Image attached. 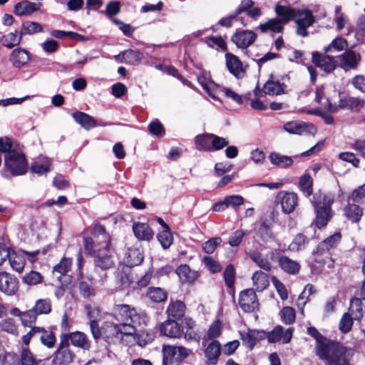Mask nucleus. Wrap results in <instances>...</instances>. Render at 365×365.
<instances>
[{
  "label": "nucleus",
  "mask_w": 365,
  "mask_h": 365,
  "mask_svg": "<svg viewBox=\"0 0 365 365\" xmlns=\"http://www.w3.org/2000/svg\"><path fill=\"white\" fill-rule=\"evenodd\" d=\"M221 354V345L217 340L210 343L205 350V356L208 365H215Z\"/></svg>",
  "instance_id": "nucleus-25"
},
{
  "label": "nucleus",
  "mask_w": 365,
  "mask_h": 365,
  "mask_svg": "<svg viewBox=\"0 0 365 365\" xmlns=\"http://www.w3.org/2000/svg\"><path fill=\"white\" fill-rule=\"evenodd\" d=\"M361 55L351 49H346L337 56V63L344 71L355 70L361 61Z\"/></svg>",
  "instance_id": "nucleus-11"
},
{
  "label": "nucleus",
  "mask_w": 365,
  "mask_h": 365,
  "mask_svg": "<svg viewBox=\"0 0 365 365\" xmlns=\"http://www.w3.org/2000/svg\"><path fill=\"white\" fill-rule=\"evenodd\" d=\"M282 321L286 324H290L295 321L294 309L291 307H285L280 312Z\"/></svg>",
  "instance_id": "nucleus-63"
},
{
  "label": "nucleus",
  "mask_w": 365,
  "mask_h": 365,
  "mask_svg": "<svg viewBox=\"0 0 365 365\" xmlns=\"http://www.w3.org/2000/svg\"><path fill=\"white\" fill-rule=\"evenodd\" d=\"M313 180L308 174H304L299 178V187L300 190L307 196H310L313 192Z\"/></svg>",
  "instance_id": "nucleus-49"
},
{
  "label": "nucleus",
  "mask_w": 365,
  "mask_h": 365,
  "mask_svg": "<svg viewBox=\"0 0 365 365\" xmlns=\"http://www.w3.org/2000/svg\"><path fill=\"white\" fill-rule=\"evenodd\" d=\"M308 242L309 240L305 235L298 234L289 245V249L292 251H299L304 249Z\"/></svg>",
  "instance_id": "nucleus-55"
},
{
  "label": "nucleus",
  "mask_w": 365,
  "mask_h": 365,
  "mask_svg": "<svg viewBox=\"0 0 365 365\" xmlns=\"http://www.w3.org/2000/svg\"><path fill=\"white\" fill-rule=\"evenodd\" d=\"M33 308L24 312L21 316V322L23 326L33 327L32 324H34L37 319V314L34 312Z\"/></svg>",
  "instance_id": "nucleus-61"
},
{
  "label": "nucleus",
  "mask_w": 365,
  "mask_h": 365,
  "mask_svg": "<svg viewBox=\"0 0 365 365\" xmlns=\"http://www.w3.org/2000/svg\"><path fill=\"white\" fill-rule=\"evenodd\" d=\"M93 237H86L84 239V246L86 252L96 251V246L110 243V238L106 232L104 226L96 225L92 230Z\"/></svg>",
  "instance_id": "nucleus-6"
},
{
  "label": "nucleus",
  "mask_w": 365,
  "mask_h": 365,
  "mask_svg": "<svg viewBox=\"0 0 365 365\" xmlns=\"http://www.w3.org/2000/svg\"><path fill=\"white\" fill-rule=\"evenodd\" d=\"M143 260V255L139 249L129 248L125 255L124 262L128 267L139 265Z\"/></svg>",
  "instance_id": "nucleus-31"
},
{
  "label": "nucleus",
  "mask_w": 365,
  "mask_h": 365,
  "mask_svg": "<svg viewBox=\"0 0 365 365\" xmlns=\"http://www.w3.org/2000/svg\"><path fill=\"white\" fill-rule=\"evenodd\" d=\"M226 66L229 71L237 78H242L245 75V70L240 60L232 53L225 55Z\"/></svg>",
  "instance_id": "nucleus-21"
},
{
  "label": "nucleus",
  "mask_w": 365,
  "mask_h": 365,
  "mask_svg": "<svg viewBox=\"0 0 365 365\" xmlns=\"http://www.w3.org/2000/svg\"><path fill=\"white\" fill-rule=\"evenodd\" d=\"M365 104V101L362 99L355 97H346L344 98H341L339 101L338 106H333L329 101L327 100V103L326 105V108L328 111L335 113L337 111L338 108L341 109H347V110H359L363 108Z\"/></svg>",
  "instance_id": "nucleus-13"
},
{
  "label": "nucleus",
  "mask_w": 365,
  "mask_h": 365,
  "mask_svg": "<svg viewBox=\"0 0 365 365\" xmlns=\"http://www.w3.org/2000/svg\"><path fill=\"white\" fill-rule=\"evenodd\" d=\"M41 359H37L28 348H24L21 352V365H38Z\"/></svg>",
  "instance_id": "nucleus-52"
},
{
  "label": "nucleus",
  "mask_w": 365,
  "mask_h": 365,
  "mask_svg": "<svg viewBox=\"0 0 365 365\" xmlns=\"http://www.w3.org/2000/svg\"><path fill=\"white\" fill-rule=\"evenodd\" d=\"M1 329L4 331H6L9 334L16 336L18 334V329L17 326L15 324V322L11 318H8L3 320L0 323Z\"/></svg>",
  "instance_id": "nucleus-64"
},
{
  "label": "nucleus",
  "mask_w": 365,
  "mask_h": 365,
  "mask_svg": "<svg viewBox=\"0 0 365 365\" xmlns=\"http://www.w3.org/2000/svg\"><path fill=\"white\" fill-rule=\"evenodd\" d=\"M133 230L135 237L139 240L149 241L154 235L153 231L146 223L135 222L133 225Z\"/></svg>",
  "instance_id": "nucleus-27"
},
{
  "label": "nucleus",
  "mask_w": 365,
  "mask_h": 365,
  "mask_svg": "<svg viewBox=\"0 0 365 365\" xmlns=\"http://www.w3.org/2000/svg\"><path fill=\"white\" fill-rule=\"evenodd\" d=\"M133 330L132 327L130 326H122L120 323L106 322L103 327V336L108 342H110L114 338H118L120 334L130 335Z\"/></svg>",
  "instance_id": "nucleus-12"
},
{
  "label": "nucleus",
  "mask_w": 365,
  "mask_h": 365,
  "mask_svg": "<svg viewBox=\"0 0 365 365\" xmlns=\"http://www.w3.org/2000/svg\"><path fill=\"white\" fill-rule=\"evenodd\" d=\"M186 307L180 300H171L167 307L166 313L168 317L173 319H180L185 314Z\"/></svg>",
  "instance_id": "nucleus-26"
},
{
  "label": "nucleus",
  "mask_w": 365,
  "mask_h": 365,
  "mask_svg": "<svg viewBox=\"0 0 365 365\" xmlns=\"http://www.w3.org/2000/svg\"><path fill=\"white\" fill-rule=\"evenodd\" d=\"M157 238L164 249H168L173 243V237L170 229L163 230L158 234Z\"/></svg>",
  "instance_id": "nucleus-57"
},
{
  "label": "nucleus",
  "mask_w": 365,
  "mask_h": 365,
  "mask_svg": "<svg viewBox=\"0 0 365 365\" xmlns=\"http://www.w3.org/2000/svg\"><path fill=\"white\" fill-rule=\"evenodd\" d=\"M43 281V275L36 271H30L22 277V282L29 286L37 285Z\"/></svg>",
  "instance_id": "nucleus-50"
},
{
  "label": "nucleus",
  "mask_w": 365,
  "mask_h": 365,
  "mask_svg": "<svg viewBox=\"0 0 365 365\" xmlns=\"http://www.w3.org/2000/svg\"><path fill=\"white\" fill-rule=\"evenodd\" d=\"M354 350L330 341L317 348V355L325 360L328 365H349Z\"/></svg>",
  "instance_id": "nucleus-2"
},
{
  "label": "nucleus",
  "mask_w": 365,
  "mask_h": 365,
  "mask_svg": "<svg viewBox=\"0 0 365 365\" xmlns=\"http://www.w3.org/2000/svg\"><path fill=\"white\" fill-rule=\"evenodd\" d=\"M160 333L170 338H179L182 334L181 326L175 319H168L160 326Z\"/></svg>",
  "instance_id": "nucleus-22"
},
{
  "label": "nucleus",
  "mask_w": 365,
  "mask_h": 365,
  "mask_svg": "<svg viewBox=\"0 0 365 365\" xmlns=\"http://www.w3.org/2000/svg\"><path fill=\"white\" fill-rule=\"evenodd\" d=\"M222 323L220 320H215L210 326L207 335L210 339H214L219 337L222 332Z\"/></svg>",
  "instance_id": "nucleus-59"
},
{
  "label": "nucleus",
  "mask_w": 365,
  "mask_h": 365,
  "mask_svg": "<svg viewBox=\"0 0 365 365\" xmlns=\"http://www.w3.org/2000/svg\"><path fill=\"white\" fill-rule=\"evenodd\" d=\"M43 28L41 25L37 22L25 21L22 24L21 33L22 36L24 35H32L34 34L41 32Z\"/></svg>",
  "instance_id": "nucleus-53"
},
{
  "label": "nucleus",
  "mask_w": 365,
  "mask_h": 365,
  "mask_svg": "<svg viewBox=\"0 0 365 365\" xmlns=\"http://www.w3.org/2000/svg\"><path fill=\"white\" fill-rule=\"evenodd\" d=\"M72 264V259L63 257L61 260L53 268V272L59 274V277L66 275L70 270Z\"/></svg>",
  "instance_id": "nucleus-54"
},
{
  "label": "nucleus",
  "mask_w": 365,
  "mask_h": 365,
  "mask_svg": "<svg viewBox=\"0 0 365 365\" xmlns=\"http://www.w3.org/2000/svg\"><path fill=\"white\" fill-rule=\"evenodd\" d=\"M88 282L83 279L81 280L78 285L79 292L84 298H88L95 294L93 278L88 277Z\"/></svg>",
  "instance_id": "nucleus-47"
},
{
  "label": "nucleus",
  "mask_w": 365,
  "mask_h": 365,
  "mask_svg": "<svg viewBox=\"0 0 365 365\" xmlns=\"http://www.w3.org/2000/svg\"><path fill=\"white\" fill-rule=\"evenodd\" d=\"M297 24L310 26L314 23V16L310 11L298 10L295 11L293 18Z\"/></svg>",
  "instance_id": "nucleus-40"
},
{
  "label": "nucleus",
  "mask_w": 365,
  "mask_h": 365,
  "mask_svg": "<svg viewBox=\"0 0 365 365\" xmlns=\"http://www.w3.org/2000/svg\"><path fill=\"white\" fill-rule=\"evenodd\" d=\"M341 236L339 232H335L320 242L312 252V255L315 257V262L324 264V260H321L319 257H328L329 251L336 247L341 240Z\"/></svg>",
  "instance_id": "nucleus-7"
},
{
  "label": "nucleus",
  "mask_w": 365,
  "mask_h": 365,
  "mask_svg": "<svg viewBox=\"0 0 365 365\" xmlns=\"http://www.w3.org/2000/svg\"><path fill=\"white\" fill-rule=\"evenodd\" d=\"M349 312L356 320H360L363 317L362 302L359 298H354L351 300Z\"/></svg>",
  "instance_id": "nucleus-51"
},
{
  "label": "nucleus",
  "mask_w": 365,
  "mask_h": 365,
  "mask_svg": "<svg viewBox=\"0 0 365 365\" xmlns=\"http://www.w3.org/2000/svg\"><path fill=\"white\" fill-rule=\"evenodd\" d=\"M347 46L348 43L346 39L342 37H336L324 48V52L328 53L331 48L335 49L336 51H341L347 48Z\"/></svg>",
  "instance_id": "nucleus-60"
},
{
  "label": "nucleus",
  "mask_w": 365,
  "mask_h": 365,
  "mask_svg": "<svg viewBox=\"0 0 365 365\" xmlns=\"http://www.w3.org/2000/svg\"><path fill=\"white\" fill-rule=\"evenodd\" d=\"M37 315L48 314L51 312V302L49 299H39L32 307Z\"/></svg>",
  "instance_id": "nucleus-45"
},
{
  "label": "nucleus",
  "mask_w": 365,
  "mask_h": 365,
  "mask_svg": "<svg viewBox=\"0 0 365 365\" xmlns=\"http://www.w3.org/2000/svg\"><path fill=\"white\" fill-rule=\"evenodd\" d=\"M213 134L203 133L195 138L196 148L200 151L212 152Z\"/></svg>",
  "instance_id": "nucleus-30"
},
{
  "label": "nucleus",
  "mask_w": 365,
  "mask_h": 365,
  "mask_svg": "<svg viewBox=\"0 0 365 365\" xmlns=\"http://www.w3.org/2000/svg\"><path fill=\"white\" fill-rule=\"evenodd\" d=\"M344 212L345 217L352 222H358L362 215V209L357 205L348 203V205L344 208Z\"/></svg>",
  "instance_id": "nucleus-37"
},
{
  "label": "nucleus",
  "mask_w": 365,
  "mask_h": 365,
  "mask_svg": "<svg viewBox=\"0 0 365 365\" xmlns=\"http://www.w3.org/2000/svg\"><path fill=\"white\" fill-rule=\"evenodd\" d=\"M73 119L86 130H90L96 127V120L91 115L77 111L72 115Z\"/></svg>",
  "instance_id": "nucleus-34"
},
{
  "label": "nucleus",
  "mask_w": 365,
  "mask_h": 365,
  "mask_svg": "<svg viewBox=\"0 0 365 365\" xmlns=\"http://www.w3.org/2000/svg\"><path fill=\"white\" fill-rule=\"evenodd\" d=\"M239 305L245 312H254L259 309V302L253 289L242 291L239 296Z\"/></svg>",
  "instance_id": "nucleus-9"
},
{
  "label": "nucleus",
  "mask_w": 365,
  "mask_h": 365,
  "mask_svg": "<svg viewBox=\"0 0 365 365\" xmlns=\"http://www.w3.org/2000/svg\"><path fill=\"white\" fill-rule=\"evenodd\" d=\"M284 24V23L282 22V21H281L279 19L274 18L269 19L264 24H260L259 28L262 32L271 31L273 32L279 33L283 29Z\"/></svg>",
  "instance_id": "nucleus-44"
},
{
  "label": "nucleus",
  "mask_w": 365,
  "mask_h": 365,
  "mask_svg": "<svg viewBox=\"0 0 365 365\" xmlns=\"http://www.w3.org/2000/svg\"><path fill=\"white\" fill-rule=\"evenodd\" d=\"M115 58L120 63L133 65L143 58V54L138 50L128 49L115 56Z\"/></svg>",
  "instance_id": "nucleus-24"
},
{
  "label": "nucleus",
  "mask_w": 365,
  "mask_h": 365,
  "mask_svg": "<svg viewBox=\"0 0 365 365\" xmlns=\"http://www.w3.org/2000/svg\"><path fill=\"white\" fill-rule=\"evenodd\" d=\"M284 130L295 135H314L317 131L316 127L309 123L302 121H290L284 125Z\"/></svg>",
  "instance_id": "nucleus-14"
},
{
  "label": "nucleus",
  "mask_w": 365,
  "mask_h": 365,
  "mask_svg": "<svg viewBox=\"0 0 365 365\" xmlns=\"http://www.w3.org/2000/svg\"><path fill=\"white\" fill-rule=\"evenodd\" d=\"M9 61L14 68H21L30 63V54L26 49L18 47L11 51Z\"/></svg>",
  "instance_id": "nucleus-17"
},
{
  "label": "nucleus",
  "mask_w": 365,
  "mask_h": 365,
  "mask_svg": "<svg viewBox=\"0 0 365 365\" xmlns=\"http://www.w3.org/2000/svg\"><path fill=\"white\" fill-rule=\"evenodd\" d=\"M38 338H39L41 344L48 349L53 348L56 342L55 334L52 331L46 330L42 327H40Z\"/></svg>",
  "instance_id": "nucleus-42"
},
{
  "label": "nucleus",
  "mask_w": 365,
  "mask_h": 365,
  "mask_svg": "<svg viewBox=\"0 0 365 365\" xmlns=\"http://www.w3.org/2000/svg\"><path fill=\"white\" fill-rule=\"evenodd\" d=\"M50 167V160L48 158L40 156L32 163L31 170L38 175H44L49 172Z\"/></svg>",
  "instance_id": "nucleus-32"
},
{
  "label": "nucleus",
  "mask_w": 365,
  "mask_h": 365,
  "mask_svg": "<svg viewBox=\"0 0 365 365\" xmlns=\"http://www.w3.org/2000/svg\"><path fill=\"white\" fill-rule=\"evenodd\" d=\"M222 240L220 237H212L202 243V248L207 254H212L216 247L221 244Z\"/></svg>",
  "instance_id": "nucleus-62"
},
{
  "label": "nucleus",
  "mask_w": 365,
  "mask_h": 365,
  "mask_svg": "<svg viewBox=\"0 0 365 365\" xmlns=\"http://www.w3.org/2000/svg\"><path fill=\"white\" fill-rule=\"evenodd\" d=\"M175 272L182 283H192L198 277V273L192 270L187 264L179 266Z\"/></svg>",
  "instance_id": "nucleus-28"
},
{
  "label": "nucleus",
  "mask_w": 365,
  "mask_h": 365,
  "mask_svg": "<svg viewBox=\"0 0 365 365\" xmlns=\"http://www.w3.org/2000/svg\"><path fill=\"white\" fill-rule=\"evenodd\" d=\"M9 260L13 269L19 272H22L25 265V259L23 256L16 253H10Z\"/></svg>",
  "instance_id": "nucleus-56"
},
{
  "label": "nucleus",
  "mask_w": 365,
  "mask_h": 365,
  "mask_svg": "<svg viewBox=\"0 0 365 365\" xmlns=\"http://www.w3.org/2000/svg\"><path fill=\"white\" fill-rule=\"evenodd\" d=\"M249 256L251 258V259L261 269L267 272L271 270V263L267 258L264 257L259 252H257L256 251H250L249 252Z\"/></svg>",
  "instance_id": "nucleus-46"
},
{
  "label": "nucleus",
  "mask_w": 365,
  "mask_h": 365,
  "mask_svg": "<svg viewBox=\"0 0 365 365\" xmlns=\"http://www.w3.org/2000/svg\"><path fill=\"white\" fill-rule=\"evenodd\" d=\"M94 249L96 251L87 252L93 255L96 267L106 270L114 266V251L110 246V243L96 246Z\"/></svg>",
  "instance_id": "nucleus-5"
},
{
  "label": "nucleus",
  "mask_w": 365,
  "mask_h": 365,
  "mask_svg": "<svg viewBox=\"0 0 365 365\" xmlns=\"http://www.w3.org/2000/svg\"><path fill=\"white\" fill-rule=\"evenodd\" d=\"M113 315L122 326L132 327L133 330L130 335L135 334L141 327L146 326L149 321L145 312L138 310L128 304L115 305Z\"/></svg>",
  "instance_id": "nucleus-1"
},
{
  "label": "nucleus",
  "mask_w": 365,
  "mask_h": 365,
  "mask_svg": "<svg viewBox=\"0 0 365 365\" xmlns=\"http://www.w3.org/2000/svg\"><path fill=\"white\" fill-rule=\"evenodd\" d=\"M38 9L36 4L23 1L16 4L14 7V13L18 16H28Z\"/></svg>",
  "instance_id": "nucleus-36"
},
{
  "label": "nucleus",
  "mask_w": 365,
  "mask_h": 365,
  "mask_svg": "<svg viewBox=\"0 0 365 365\" xmlns=\"http://www.w3.org/2000/svg\"><path fill=\"white\" fill-rule=\"evenodd\" d=\"M269 158L273 165L282 168H289L293 164V160L291 157L275 152L271 153Z\"/></svg>",
  "instance_id": "nucleus-39"
},
{
  "label": "nucleus",
  "mask_w": 365,
  "mask_h": 365,
  "mask_svg": "<svg viewBox=\"0 0 365 365\" xmlns=\"http://www.w3.org/2000/svg\"><path fill=\"white\" fill-rule=\"evenodd\" d=\"M285 87L286 86L284 83L269 80L264 85L262 91L266 95L278 96L284 93Z\"/></svg>",
  "instance_id": "nucleus-38"
},
{
  "label": "nucleus",
  "mask_w": 365,
  "mask_h": 365,
  "mask_svg": "<svg viewBox=\"0 0 365 365\" xmlns=\"http://www.w3.org/2000/svg\"><path fill=\"white\" fill-rule=\"evenodd\" d=\"M60 336L66 337L68 346H70L71 342L73 346L83 349L90 348V341L83 332L76 331L69 334L62 333Z\"/></svg>",
  "instance_id": "nucleus-19"
},
{
  "label": "nucleus",
  "mask_w": 365,
  "mask_h": 365,
  "mask_svg": "<svg viewBox=\"0 0 365 365\" xmlns=\"http://www.w3.org/2000/svg\"><path fill=\"white\" fill-rule=\"evenodd\" d=\"M19 281L14 275L0 272V292L8 296H12L18 290Z\"/></svg>",
  "instance_id": "nucleus-15"
},
{
  "label": "nucleus",
  "mask_w": 365,
  "mask_h": 365,
  "mask_svg": "<svg viewBox=\"0 0 365 365\" xmlns=\"http://www.w3.org/2000/svg\"><path fill=\"white\" fill-rule=\"evenodd\" d=\"M60 341L57 349L53 354L52 364L53 365H68L74 358V354L70 349V346L67 344L65 336L59 337Z\"/></svg>",
  "instance_id": "nucleus-8"
},
{
  "label": "nucleus",
  "mask_w": 365,
  "mask_h": 365,
  "mask_svg": "<svg viewBox=\"0 0 365 365\" xmlns=\"http://www.w3.org/2000/svg\"><path fill=\"white\" fill-rule=\"evenodd\" d=\"M334 200V196L331 194L319 192L314 195L313 204L316 212L315 224L317 227H325L331 218V206Z\"/></svg>",
  "instance_id": "nucleus-4"
},
{
  "label": "nucleus",
  "mask_w": 365,
  "mask_h": 365,
  "mask_svg": "<svg viewBox=\"0 0 365 365\" xmlns=\"http://www.w3.org/2000/svg\"><path fill=\"white\" fill-rule=\"evenodd\" d=\"M27 170L28 163L21 148L4 155V168L0 173L3 178L11 179L26 174Z\"/></svg>",
  "instance_id": "nucleus-3"
},
{
  "label": "nucleus",
  "mask_w": 365,
  "mask_h": 365,
  "mask_svg": "<svg viewBox=\"0 0 365 365\" xmlns=\"http://www.w3.org/2000/svg\"><path fill=\"white\" fill-rule=\"evenodd\" d=\"M275 11L277 16L280 17L279 19L285 23L294 18L295 10L291 9L289 6L277 5Z\"/></svg>",
  "instance_id": "nucleus-48"
},
{
  "label": "nucleus",
  "mask_w": 365,
  "mask_h": 365,
  "mask_svg": "<svg viewBox=\"0 0 365 365\" xmlns=\"http://www.w3.org/2000/svg\"><path fill=\"white\" fill-rule=\"evenodd\" d=\"M312 62L327 73H331L336 68V62L333 57L317 52L312 53Z\"/></svg>",
  "instance_id": "nucleus-23"
},
{
  "label": "nucleus",
  "mask_w": 365,
  "mask_h": 365,
  "mask_svg": "<svg viewBox=\"0 0 365 365\" xmlns=\"http://www.w3.org/2000/svg\"><path fill=\"white\" fill-rule=\"evenodd\" d=\"M257 35L252 31L244 30L235 33L232 37V41L241 48H247L255 41Z\"/></svg>",
  "instance_id": "nucleus-20"
},
{
  "label": "nucleus",
  "mask_w": 365,
  "mask_h": 365,
  "mask_svg": "<svg viewBox=\"0 0 365 365\" xmlns=\"http://www.w3.org/2000/svg\"><path fill=\"white\" fill-rule=\"evenodd\" d=\"M260 331L255 329H247L240 331V335L242 343L250 349H252L257 341L260 337Z\"/></svg>",
  "instance_id": "nucleus-29"
},
{
  "label": "nucleus",
  "mask_w": 365,
  "mask_h": 365,
  "mask_svg": "<svg viewBox=\"0 0 365 365\" xmlns=\"http://www.w3.org/2000/svg\"><path fill=\"white\" fill-rule=\"evenodd\" d=\"M279 265L282 270L290 274L298 273L300 269V265L297 261L286 256H282L279 259Z\"/></svg>",
  "instance_id": "nucleus-35"
},
{
  "label": "nucleus",
  "mask_w": 365,
  "mask_h": 365,
  "mask_svg": "<svg viewBox=\"0 0 365 365\" xmlns=\"http://www.w3.org/2000/svg\"><path fill=\"white\" fill-rule=\"evenodd\" d=\"M293 329L288 328L285 331L282 326H277L272 331L267 334L268 341L270 343H276L282 339L284 344L289 343L292 337Z\"/></svg>",
  "instance_id": "nucleus-18"
},
{
  "label": "nucleus",
  "mask_w": 365,
  "mask_h": 365,
  "mask_svg": "<svg viewBox=\"0 0 365 365\" xmlns=\"http://www.w3.org/2000/svg\"><path fill=\"white\" fill-rule=\"evenodd\" d=\"M21 40V33L18 35L17 31H15L4 35L1 38V43L4 46L11 48L20 44Z\"/></svg>",
  "instance_id": "nucleus-43"
},
{
  "label": "nucleus",
  "mask_w": 365,
  "mask_h": 365,
  "mask_svg": "<svg viewBox=\"0 0 365 365\" xmlns=\"http://www.w3.org/2000/svg\"><path fill=\"white\" fill-rule=\"evenodd\" d=\"M21 147L18 144H14L11 140L7 138H0V153H4V155L13 150H17Z\"/></svg>",
  "instance_id": "nucleus-58"
},
{
  "label": "nucleus",
  "mask_w": 365,
  "mask_h": 365,
  "mask_svg": "<svg viewBox=\"0 0 365 365\" xmlns=\"http://www.w3.org/2000/svg\"><path fill=\"white\" fill-rule=\"evenodd\" d=\"M147 297L154 303H160L167 299V292L160 287H149L146 293Z\"/></svg>",
  "instance_id": "nucleus-41"
},
{
  "label": "nucleus",
  "mask_w": 365,
  "mask_h": 365,
  "mask_svg": "<svg viewBox=\"0 0 365 365\" xmlns=\"http://www.w3.org/2000/svg\"><path fill=\"white\" fill-rule=\"evenodd\" d=\"M164 360L175 359L180 361L187 358L191 353V351L183 346H165L163 349Z\"/></svg>",
  "instance_id": "nucleus-16"
},
{
  "label": "nucleus",
  "mask_w": 365,
  "mask_h": 365,
  "mask_svg": "<svg viewBox=\"0 0 365 365\" xmlns=\"http://www.w3.org/2000/svg\"><path fill=\"white\" fill-rule=\"evenodd\" d=\"M276 202L281 205L283 213L289 215L298 205V196L293 192L280 191L276 197Z\"/></svg>",
  "instance_id": "nucleus-10"
},
{
  "label": "nucleus",
  "mask_w": 365,
  "mask_h": 365,
  "mask_svg": "<svg viewBox=\"0 0 365 365\" xmlns=\"http://www.w3.org/2000/svg\"><path fill=\"white\" fill-rule=\"evenodd\" d=\"M252 279L257 292H262L269 284L267 274L261 270L255 272L252 274Z\"/></svg>",
  "instance_id": "nucleus-33"
}]
</instances>
